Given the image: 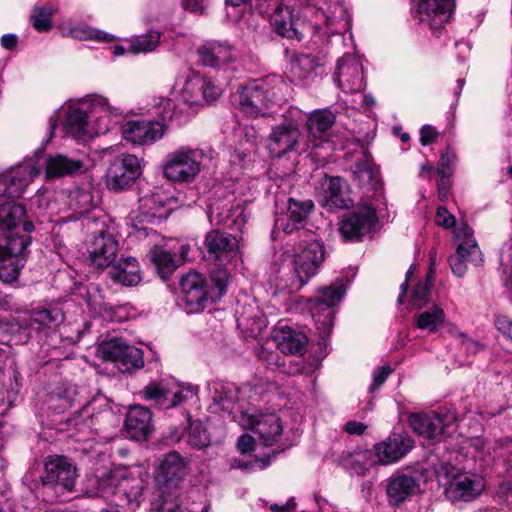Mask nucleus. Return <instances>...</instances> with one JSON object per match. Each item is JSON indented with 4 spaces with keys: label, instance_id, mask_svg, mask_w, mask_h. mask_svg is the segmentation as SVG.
I'll use <instances>...</instances> for the list:
<instances>
[{
    "label": "nucleus",
    "instance_id": "obj_19",
    "mask_svg": "<svg viewBox=\"0 0 512 512\" xmlns=\"http://www.w3.org/2000/svg\"><path fill=\"white\" fill-rule=\"evenodd\" d=\"M485 489L482 476L469 472H459L444 484V492L451 501L470 502L476 499Z\"/></svg>",
    "mask_w": 512,
    "mask_h": 512
},
{
    "label": "nucleus",
    "instance_id": "obj_16",
    "mask_svg": "<svg viewBox=\"0 0 512 512\" xmlns=\"http://www.w3.org/2000/svg\"><path fill=\"white\" fill-rule=\"evenodd\" d=\"M140 175L139 159L132 154H121L111 162L107 169L106 185L110 190H124L130 187Z\"/></svg>",
    "mask_w": 512,
    "mask_h": 512
},
{
    "label": "nucleus",
    "instance_id": "obj_32",
    "mask_svg": "<svg viewBox=\"0 0 512 512\" xmlns=\"http://www.w3.org/2000/svg\"><path fill=\"white\" fill-rule=\"evenodd\" d=\"M325 57L312 53H296L289 62L288 73L292 81H303L316 76L324 65Z\"/></svg>",
    "mask_w": 512,
    "mask_h": 512
},
{
    "label": "nucleus",
    "instance_id": "obj_38",
    "mask_svg": "<svg viewBox=\"0 0 512 512\" xmlns=\"http://www.w3.org/2000/svg\"><path fill=\"white\" fill-rule=\"evenodd\" d=\"M150 260L154 264L157 274L166 279L172 274L180 264V259L176 257V253L166 246L155 245L150 250Z\"/></svg>",
    "mask_w": 512,
    "mask_h": 512
},
{
    "label": "nucleus",
    "instance_id": "obj_47",
    "mask_svg": "<svg viewBox=\"0 0 512 512\" xmlns=\"http://www.w3.org/2000/svg\"><path fill=\"white\" fill-rule=\"evenodd\" d=\"M512 446V439L507 438L505 442L497 441L494 444L483 438H475L471 441V447L477 453V457L481 460H485L488 457H494L498 455V449Z\"/></svg>",
    "mask_w": 512,
    "mask_h": 512
},
{
    "label": "nucleus",
    "instance_id": "obj_48",
    "mask_svg": "<svg viewBox=\"0 0 512 512\" xmlns=\"http://www.w3.org/2000/svg\"><path fill=\"white\" fill-rule=\"evenodd\" d=\"M126 345L118 339L104 341L98 347V355L103 361L112 362L117 366Z\"/></svg>",
    "mask_w": 512,
    "mask_h": 512
},
{
    "label": "nucleus",
    "instance_id": "obj_46",
    "mask_svg": "<svg viewBox=\"0 0 512 512\" xmlns=\"http://www.w3.org/2000/svg\"><path fill=\"white\" fill-rule=\"evenodd\" d=\"M212 399L222 410H230L238 400L236 387L231 383H215Z\"/></svg>",
    "mask_w": 512,
    "mask_h": 512
},
{
    "label": "nucleus",
    "instance_id": "obj_64",
    "mask_svg": "<svg viewBox=\"0 0 512 512\" xmlns=\"http://www.w3.org/2000/svg\"><path fill=\"white\" fill-rule=\"evenodd\" d=\"M259 358L267 365L268 368L278 367L280 365L279 355L277 352L262 349L259 353Z\"/></svg>",
    "mask_w": 512,
    "mask_h": 512
},
{
    "label": "nucleus",
    "instance_id": "obj_43",
    "mask_svg": "<svg viewBox=\"0 0 512 512\" xmlns=\"http://www.w3.org/2000/svg\"><path fill=\"white\" fill-rule=\"evenodd\" d=\"M205 87V78L198 72L190 71L179 91V98L185 104H197L201 99V91Z\"/></svg>",
    "mask_w": 512,
    "mask_h": 512
},
{
    "label": "nucleus",
    "instance_id": "obj_8",
    "mask_svg": "<svg viewBox=\"0 0 512 512\" xmlns=\"http://www.w3.org/2000/svg\"><path fill=\"white\" fill-rule=\"evenodd\" d=\"M64 321V313L55 306L33 309L29 317L12 319L8 324L10 332L23 331L27 337L43 338L53 332Z\"/></svg>",
    "mask_w": 512,
    "mask_h": 512
},
{
    "label": "nucleus",
    "instance_id": "obj_7",
    "mask_svg": "<svg viewBox=\"0 0 512 512\" xmlns=\"http://www.w3.org/2000/svg\"><path fill=\"white\" fill-rule=\"evenodd\" d=\"M239 423L251 430L264 446H273L284 432L280 416L270 409L251 408L241 412Z\"/></svg>",
    "mask_w": 512,
    "mask_h": 512
},
{
    "label": "nucleus",
    "instance_id": "obj_14",
    "mask_svg": "<svg viewBox=\"0 0 512 512\" xmlns=\"http://www.w3.org/2000/svg\"><path fill=\"white\" fill-rule=\"evenodd\" d=\"M333 81L344 93H359L365 87L363 64L355 54H344L336 62Z\"/></svg>",
    "mask_w": 512,
    "mask_h": 512
},
{
    "label": "nucleus",
    "instance_id": "obj_63",
    "mask_svg": "<svg viewBox=\"0 0 512 512\" xmlns=\"http://www.w3.org/2000/svg\"><path fill=\"white\" fill-rule=\"evenodd\" d=\"M221 94V89L214 85L211 81L205 79V87L201 91V98L207 102L216 100Z\"/></svg>",
    "mask_w": 512,
    "mask_h": 512
},
{
    "label": "nucleus",
    "instance_id": "obj_57",
    "mask_svg": "<svg viewBox=\"0 0 512 512\" xmlns=\"http://www.w3.org/2000/svg\"><path fill=\"white\" fill-rule=\"evenodd\" d=\"M53 10L47 7L35 8L32 15V23L37 31L43 32L51 28V16Z\"/></svg>",
    "mask_w": 512,
    "mask_h": 512
},
{
    "label": "nucleus",
    "instance_id": "obj_56",
    "mask_svg": "<svg viewBox=\"0 0 512 512\" xmlns=\"http://www.w3.org/2000/svg\"><path fill=\"white\" fill-rule=\"evenodd\" d=\"M432 277L433 271L432 269L429 271L427 275V280L425 283H419L412 294V304L414 307L420 309L428 302V295L430 292V288L432 286Z\"/></svg>",
    "mask_w": 512,
    "mask_h": 512
},
{
    "label": "nucleus",
    "instance_id": "obj_42",
    "mask_svg": "<svg viewBox=\"0 0 512 512\" xmlns=\"http://www.w3.org/2000/svg\"><path fill=\"white\" fill-rule=\"evenodd\" d=\"M61 31L64 35L81 41L97 40L110 42L114 39L112 35L104 31L93 29L85 24H63Z\"/></svg>",
    "mask_w": 512,
    "mask_h": 512
},
{
    "label": "nucleus",
    "instance_id": "obj_33",
    "mask_svg": "<svg viewBox=\"0 0 512 512\" xmlns=\"http://www.w3.org/2000/svg\"><path fill=\"white\" fill-rule=\"evenodd\" d=\"M334 122L335 115L328 109L316 110L310 114L306 126L313 148L328 141V133Z\"/></svg>",
    "mask_w": 512,
    "mask_h": 512
},
{
    "label": "nucleus",
    "instance_id": "obj_53",
    "mask_svg": "<svg viewBox=\"0 0 512 512\" xmlns=\"http://www.w3.org/2000/svg\"><path fill=\"white\" fill-rule=\"evenodd\" d=\"M188 443L197 449H202L209 445L210 436L200 421H194L190 424Z\"/></svg>",
    "mask_w": 512,
    "mask_h": 512
},
{
    "label": "nucleus",
    "instance_id": "obj_15",
    "mask_svg": "<svg viewBox=\"0 0 512 512\" xmlns=\"http://www.w3.org/2000/svg\"><path fill=\"white\" fill-rule=\"evenodd\" d=\"M325 249L322 242L313 239L300 245L294 254V271L299 286L305 285L314 276L325 259Z\"/></svg>",
    "mask_w": 512,
    "mask_h": 512
},
{
    "label": "nucleus",
    "instance_id": "obj_59",
    "mask_svg": "<svg viewBox=\"0 0 512 512\" xmlns=\"http://www.w3.org/2000/svg\"><path fill=\"white\" fill-rule=\"evenodd\" d=\"M438 173L441 175V178L437 184L438 198L440 201L444 202L448 199L450 187L449 179L444 168V157L442 158L441 164L438 166Z\"/></svg>",
    "mask_w": 512,
    "mask_h": 512
},
{
    "label": "nucleus",
    "instance_id": "obj_62",
    "mask_svg": "<svg viewBox=\"0 0 512 512\" xmlns=\"http://www.w3.org/2000/svg\"><path fill=\"white\" fill-rule=\"evenodd\" d=\"M435 223L445 229L454 227L455 217L443 206L437 208Z\"/></svg>",
    "mask_w": 512,
    "mask_h": 512
},
{
    "label": "nucleus",
    "instance_id": "obj_18",
    "mask_svg": "<svg viewBox=\"0 0 512 512\" xmlns=\"http://www.w3.org/2000/svg\"><path fill=\"white\" fill-rule=\"evenodd\" d=\"M273 96L267 80L250 82L238 92L239 108L247 116L257 117L265 113Z\"/></svg>",
    "mask_w": 512,
    "mask_h": 512
},
{
    "label": "nucleus",
    "instance_id": "obj_36",
    "mask_svg": "<svg viewBox=\"0 0 512 512\" xmlns=\"http://www.w3.org/2000/svg\"><path fill=\"white\" fill-rule=\"evenodd\" d=\"M152 415L149 409L135 405L126 416L125 427L130 438L135 440L146 439L152 429Z\"/></svg>",
    "mask_w": 512,
    "mask_h": 512
},
{
    "label": "nucleus",
    "instance_id": "obj_1",
    "mask_svg": "<svg viewBox=\"0 0 512 512\" xmlns=\"http://www.w3.org/2000/svg\"><path fill=\"white\" fill-rule=\"evenodd\" d=\"M64 129L67 135L85 141L112 130L123 116V111L110 104L101 95H89L64 108Z\"/></svg>",
    "mask_w": 512,
    "mask_h": 512
},
{
    "label": "nucleus",
    "instance_id": "obj_41",
    "mask_svg": "<svg viewBox=\"0 0 512 512\" xmlns=\"http://www.w3.org/2000/svg\"><path fill=\"white\" fill-rule=\"evenodd\" d=\"M345 182L339 177L326 179L323 184V205L331 209L344 208L347 201L344 193Z\"/></svg>",
    "mask_w": 512,
    "mask_h": 512
},
{
    "label": "nucleus",
    "instance_id": "obj_22",
    "mask_svg": "<svg viewBox=\"0 0 512 512\" xmlns=\"http://www.w3.org/2000/svg\"><path fill=\"white\" fill-rule=\"evenodd\" d=\"M415 17L432 30H439L449 21L453 13L454 0H414Z\"/></svg>",
    "mask_w": 512,
    "mask_h": 512
},
{
    "label": "nucleus",
    "instance_id": "obj_58",
    "mask_svg": "<svg viewBox=\"0 0 512 512\" xmlns=\"http://www.w3.org/2000/svg\"><path fill=\"white\" fill-rule=\"evenodd\" d=\"M70 197L71 202L80 213L88 212L93 207V196L89 191L76 189Z\"/></svg>",
    "mask_w": 512,
    "mask_h": 512
},
{
    "label": "nucleus",
    "instance_id": "obj_2",
    "mask_svg": "<svg viewBox=\"0 0 512 512\" xmlns=\"http://www.w3.org/2000/svg\"><path fill=\"white\" fill-rule=\"evenodd\" d=\"M148 478V470L143 465L118 466L87 477L86 492L89 496L104 498L120 493L135 509L140 505Z\"/></svg>",
    "mask_w": 512,
    "mask_h": 512
},
{
    "label": "nucleus",
    "instance_id": "obj_26",
    "mask_svg": "<svg viewBox=\"0 0 512 512\" xmlns=\"http://www.w3.org/2000/svg\"><path fill=\"white\" fill-rule=\"evenodd\" d=\"M208 258L219 264L229 262L234 258L239 249V243L235 236L219 230H212L205 237Z\"/></svg>",
    "mask_w": 512,
    "mask_h": 512
},
{
    "label": "nucleus",
    "instance_id": "obj_30",
    "mask_svg": "<svg viewBox=\"0 0 512 512\" xmlns=\"http://www.w3.org/2000/svg\"><path fill=\"white\" fill-rule=\"evenodd\" d=\"M420 490L418 480L409 474L396 472L388 480L386 495L391 506H400Z\"/></svg>",
    "mask_w": 512,
    "mask_h": 512
},
{
    "label": "nucleus",
    "instance_id": "obj_31",
    "mask_svg": "<svg viewBox=\"0 0 512 512\" xmlns=\"http://www.w3.org/2000/svg\"><path fill=\"white\" fill-rule=\"evenodd\" d=\"M199 60L208 67H221L236 59V51L228 42L208 41L198 49Z\"/></svg>",
    "mask_w": 512,
    "mask_h": 512
},
{
    "label": "nucleus",
    "instance_id": "obj_51",
    "mask_svg": "<svg viewBox=\"0 0 512 512\" xmlns=\"http://www.w3.org/2000/svg\"><path fill=\"white\" fill-rule=\"evenodd\" d=\"M160 42V33L157 31L149 32L132 41L129 51L134 54L148 53L154 51Z\"/></svg>",
    "mask_w": 512,
    "mask_h": 512
},
{
    "label": "nucleus",
    "instance_id": "obj_20",
    "mask_svg": "<svg viewBox=\"0 0 512 512\" xmlns=\"http://www.w3.org/2000/svg\"><path fill=\"white\" fill-rule=\"evenodd\" d=\"M181 301L188 313L202 311L209 300L205 278L197 272H189L182 276L180 281Z\"/></svg>",
    "mask_w": 512,
    "mask_h": 512
},
{
    "label": "nucleus",
    "instance_id": "obj_55",
    "mask_svg": "<svg viewBox=\"0 0 512 512\" xmlns=\"http://www.w3.org/2000/svg\"><path fill=\"white\" fill-rule=\"evenodd\" d=\"M353 173L360 182L371 181L375 176V168L371 157L364 154L363 157L355 163Z\"/></svg>",
    "mask_w": 512,
    "mask_h": 512
},
{
    "label": "nucleus",
    "instance_id": "obj_34",
    "mask_svg": "<svg viewBox=\"0 0 512 512\" xmlns=\"http://www.w3.org/2000/svg\"><path fill=\"white\" fill-rule=\"evenodd\" d=\"M295 7L278 6L271 16V25L276 34L288 39H301L299 31V17H294Z\"/></svg>",
    "mask_w": 512,
    "mask_h": 512
},
{
    "label": "nucleus",
    "instance_id": "obj_17",
    "mask_svg": "<svg viewBox=\"0 0 512 512\" xmlns=\"http://www.w3.org/2000/svg\"><path fill=\"white\" fill-rule=\"evenodd\" d=\"M25 208L21 204L0 201V235H4L6 244L11 239H17L22 236H30L29 233L34 230L31 221H23Z\"/></svg>",
    "mask_w": 512,
    "mask_h": 512
},
{
    "label": "nucleus",
    "instance_id": "obj_4",
    "mask_svg": "<svg viewBox=\"0 0 512 512\" xmlns=\"http://www.w3.org/2000/svg\"><path fill=\"white\" fill-rule=\"evenodd\" d=\"M413 441L401 435L388 437L374 445L373 450L357 453L352 462V469L359 475L370 466L390 465L402 459L412 448Z\"/></svg>",
    "mask_w": 512,
    "mask_h": 512
},
{
    "label": "nucleus",
    "instance_id": "obj_29",
    "mask_svg": "<svg viewBox=\"0 0 512 512\" xmlns=\"http://www.w3.org/2000/svg\"><path fill=\"white\" fill-rule=\"evenodd\" d=\"M301 132L295 123H281L273 127L269 139L268 149L275 157L293 151L299 142Z\"/></svg>",
    "mask_w": 512,
    "mask_h": 512
},
{
    "label": "nucleus",
    "instance_id": "obj_54",
    "mask_svg": "<svg viewBox=\"0 0 512 512\" xmlns=\"http://www.w3.org/2000/svg\"><path fill=\"white\" fill-rule=\"evenodd\" d=\"M172 392L169 396L166 408L175 407L182 402L186 401L188 398L196 396V390L190 386H184L177 383L169 384Z\"/></svg>",
    "mask_w": 512,
    "mask_h": 512
},
{
    "label": "nucleus",
    "instance_id": "obj_3",
    "mask_svg": "<svg viewBox=\"0 0 512 512\" xmlns=\"http://www.w3.org/2000/svg\"><path fill=\"white\" fill-rule=\"evenodd\" d=\"M156 113L161 118L159 121L131 120L126 122L121 133L125 140L139 145L154 143L159 140L165 132L167 122L175 115V104L171 99L161 98L156 106Z\"/></svg>",
    "mask_w": 512,
    "mask_h": 512
},
{
    "label": "nucleus",
    "instance_id": "obj_5",
    "mask_svg": "<svg viewBox=\"0 0 512 512\" xmlns=\"http://www.w3.org/2000/svg\"><path fill=\"white\" fill-rule=\"evenodd\" d=\"M208 157H211L210 152L203 149L180 147L166 156L163 175L172 182L190 183L200 173Z\"/></svg>",
    "mask_w": 512,
    "mask_h": 512
},
{
    "label": "nucleus",
    "instance_id": "obj_21",
    "mask_svg": "<svg viewBox=\"0 0 512 512\" xmlns=\"http://www.w3.org/2000/svg\"><path fill=\"white\" fill-rule=\"evenodd\" d=\"M455 420L456 417L451 412L443 414L434 411L418 412L409 416V424L413 431L429 440H438Z\"/></svg>",
    "mask_w": 512,
    "mask_h": 512
},
{
    "label": "nucleus",
    "instance_id": "obj_60",
    "mask_svg": "<svg viewBox=\"0 0 512 512\" xmlns=\"http://www.w3.org/2000/svg\"><path fill=\"white\" fill-rule=\"evenodd\" d=\"M496 329L512 341V319L503 314H497L494 319Z\"/></svg>",
    "mask_w": 512,
    "mask_h": 512
},
{
    "label": "nucleus",
    "instance_id": "obj_13",
    "mask_svg": "<svg viewBox=\"0 0 512 512\" xmlns=\"http://www.w3.org/2000/svg\"><path fill=\"white\" fill-rule=\"evenodd\" d=\"M376 209L371 204H363L346 213L339 231L345 240L358 241L369 234L377 223Z\"/></svg>",
    "mask_w": 512,
    "mask_h": 512
},
{
    "label": "nucleus",
    "instance_id": "obj_49",
    "mask_svg": "<svg viewBox=\"0 0 512 512\" xmlns=\"http://www.w3.org/2000/svg\"><path fill=\"white\" fill-rule=\"evenodd\" d=\"M143 365L144 360L142 351L134 346L126 345L116 367L121 372H129L133 369L142 368Z\"/></svg>",
    "mask_w": 512,
    "mask_h": 512
},
{
    "label": "nucleus",
    "instance_id": "obj_27",
    "mask_svg": "<svg viewBox=\"0 0 512 512\" xmlns=\"http://www.w3.org/2000/svg\"><path fill=\"white\" fill-rule=\"evenodd\" d=\"M32 157L39 161L41 172L44 169L46 180L72 176L83 168L82 161L69 158L63 154L44 156L41 152H37Z\"/></svg>",
    "mask_w": 512,
    "mask_h": 512
},
{
    "label": "nucleus",
    "instance_id": "obj_35",
    "mask_svg": "<svg viewBox=\"0 0 512 512\" xmlns=\"http://www.w3.org/2000/svg\"><path fill=\"white\" fill-rule=\"evenodd\" d=\"M273 338L277 348L284 354L301 355L305 351L306 335L287 325L277 327Z\"/></svg>",
    "mask_w": 512,
    "mask_h": 512
},
{
    "label": "nucleus",
    "instance_id": "obj_25",
    "mask_svg": "<svg viewBox=\"0 0 512 512\" xmlns=\"http://www.w3.org/2000/svg\"><path fill=\"white\" fill-rule=\"evenodd\" d=\"M168 217L167 210L164 208L162 198L157 193L147 194L140 198L139 206L133 216V226L144 231L148 235L147 228L143 224H160Z\"/></svg>",
    "mask_w": 512,
    "mask_h": 512
},
{
    "label": "nucleus",
    "instance_id": "obj_6",
    "mask_svg": "<svg viewBox=\"0 0 512 512\" xmlns=\"http://www.w3.org/2000/svg\"><path fill=\"white\" fill-rule=\"evenodd\" d=\"M344 294L342 282L336 281L330 286L320 288L317 294L309 299L308 308L321 336L328 335L332 330L334 309L342 301Z\"/></svg>",
    "mask_w": 512,
    "mask_h": 512
},
{
    "label": "nucleus",
    "instance_id": "obj_28",
    "mask_svg": "<svg viewBox=\"0 0 512 512\" xmlns=\"http://www.w3.org/2000/svg\"><path fill=\"white\" fill-rule=\"evenodd\" d=\"M313 206L314 205L311 200L296 201L295 199L290 198L288 201L287 211L276 215L273 234L279 230L289 234L294 230L300 229L306 221Z\"/></svg>",
    "mask_w": 512,
    "mask_h": 512
},
{
    "label": "nucleus",
    "instance_id": "obj_40",
    "mask_svg": "<svg viewBox=\"0 0 512 512\" xmlns=\"http://www.w3.org/2000/svg\"><path fill=\"white\" fill-rule=\"evenodd\" d=\"M184 498L175 491L162 490L157 492V497L152 502L154 512H194L192 508L185 505Z\"/></svg>",
    "mask_w": 512,
    "mask_h": 512
},
{
    "label": "nucleus",
    "instance_id": "obj_24",
    "mask_svg": "<svg viewBox=\"0 0 512 512\" xmlns=\"http://www.w3.org/2000/svg\"><path fill=\"white\" fill-rule=\"evenodd\" d=\"M88 260L98 269L109 267L115 260L118 252V241L105 231L94 235L87 245Z\"/></svg>",
    "mask_w": 512,
    "mask_h": 512
},
{
    "label": "nucleus",
    "instance_id": "obj_45",
    "mask_svg": "<svg viewBox=\"0 0 512 512\" xmlns=\"http://www.w3.org/2000/svg\"><path fill=\"white\" fill-rule=\"evenodd\" d=\"M445 320L446 314L444 310L440 306L433 304L416 317L415 325L419 329L434 333L445 323Z\"/></svg>",
    "mask_w": 512,
    "mask_h": 512
},
{
    "label": "nucleus",
    "instance_id": "obj_23",
    "mask_svg": "<svg viewBox=\"0 0 512 512\" xmlns=\"http://www.w3.org/2000/svg\"><path fill=\"white\" fill-rule=\"evenodd\" d=\"M187 463L177 452L168 453L161 461L155 476L157 492L175 491L187 474Z\"/></svg>",
    "mask_w": 512,
    "mask_h": 512
},
{
    "label": "nucleus",
    "instance_id": "obj_44",
    "mask_svg": "<svg viewBox=\"0 0 512 512\" xmlns=\"http://www.w3.org/2000/svg\"><path fill=\"white\" fill-rule=\"evenodd\" d=\"M87 304L93 312L109 317L112 321L120 322L126 319V315L122 313L126 308L124 306L112 307L104 303L98 288H93V291L89 292Z\"/></svg>",
    "mask_w": 512,
    "mask_h": 512
},
{
    "label": "nucleus",
    "instance_id": "obj_39",
    "mask_svg": "<svg viewBox=\"0 0 512 512\" xmlns=\"http://www.w3.org/2000/svg\"><path fill=\"white\" fill-rule=\"evenodd\" d=\"M209 218L211 222L215 221L218 225L233 230H241L248 219V214L243 205L237 204L227 209L222 208L216 214L214 208H212Z\"/></svg>",
    "mask_w": 512,
    "mask_h": 512
},
{
    "label": "nucleus",
    "instance_id": "obj_50",
    "mask_svg": "<svg viewBox=\"0 0 512 512\" xmlns=\"http://www.w3.org/2000/svg\"><path fill=\"white\" fill-rule=\"evenodd\" d=\"M172 392L169 384L150 383L143 390L142 394L146 400L155 401L157 405L166 408L169 396Z\"/></svg>",
    "mask_w": 512,
    "mask_h": 512
},
{
    "label": "nucleus",
    "instance_id": "obj_37",
    "mask_svg": "<svg viewBox=\"0 0 512 512\" xmlns=\"http://www.w3.org/2000/svg\"><path fill=\"white\" fill-rule=\"evenodd\" d=\"M111 279L123 286L137 285L142 279L140 265L132 256L121 257L109 271Z\"/></svg>",
    "mask_w": 512,
    "mask_h": 512
},
{
    "label": "nucleus",
    "instance_id": "obj_11",
    "mask_svg": "<svg viewBox=\"0 0 512 512\" xmlns=\"http://www.w3.org/2000/svg\"><path fill=\"white\" fill-rule=\"evenodd\" d=\"M455 236L460 242L456 254L449 258V264L454 275L462 277L466 273L467 263L479 265L482 262V253L469 226L458 227Z\"/></svg>",
    "mask_w": 512,
    "mask_h": 512
},
{
    "label": "nucleus",
    "instance_id": "obj_52",
    "mask_svg": "<svg viewBox=\"0 0 512 512\" xmlns=\"http://www.w3.org/2000/svg\"><path fill=\"white\" fill-rule=\"evenodd\" d=\"M230 281V275L226 269L218 268L211 272L212 291L209 292L211 301L221 298L225 293Z\"/></svg>",
    "mask_w": 512,
    "mask_h": 512
},
{
    "label": "nucleus",
    "instance_id": "obj_9",
    "mask_svg": "<svg viewBox=\"0 0 512 512\" xmlns=\"http://www.w3.org/2000/svg\"><path fill=\"white\" fill-rule=\"evenodd\" d=\"M41 175L37 158L29 157L9 169L0 179V201L20 198L29 184Z\"/></svg>",
    "mask_w": 512,
    "mask_h": 512
},
{
    "label": "nucleus",
    "instance_id": "obj_10",
    "mask_svg": "<svg viewBox=\"0 0 512 512\" xmlns=\"http://www.w3.org/2000/svg\"><path fill=\"white\" fill-rule=\"evenodd\" d=\"M30 236L11 239L9 244L0 246V280L13 283L18 279L21 269L26 263Z\"/></svg>",
    "mask_w": 512,
    "mask_h": 512
},
{
    "label": "nucleus",
    "instance_id": "obj_12",
    "mask_svg": "<svg viewBox=\"0 0 512 512\" xmlns=\"http://www.w3.org/2000/svg\"><path fill=\"white\" fill-rule=\"evenodd\" d=\"M78 477L76 467L64 456H50L45 461V473L41 476L44 487L56 491H72Z\"/></svg>",
    "mask_w": 512,
    "mask_h": 512
},
{
    "label": "nucleus",
    "instance_id": "obj_61",
    "mask_svg": "<svg viewBox=\"0 0 512 512\" xmlns=\"http://www.w3.org/2000/svg\"><path fill=\"white\" fill-rule=\"evenodd\" d=\"M457 335L459 336V341H460L461 345L469 353L476 354V353L486 349V346L484 344L468 337L462 331H457Z\"/></svg>",
    "mask_w": 512,
    "mask_h": 512
}]
</instances>
